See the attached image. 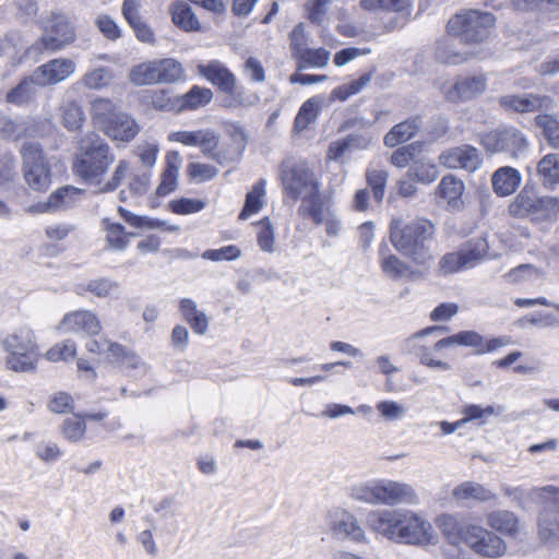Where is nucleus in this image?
Instances as JSON below:
<instances>
[{
	"label": "nucleus",
	"mask_w": 559,
	"mask_h": 559,
	"mask_svg": "<svg viewBox=\"0 0 559 559\" xmlns=\"http://www.w3.org/2000/svg\"><path fill=\"white\" fill-rule=\"evenodd\" d=\"M504 277L507 282L516 284L540 280L544 277V271L532 264H521L508 272Z\"/></svg>",
	"instance_id": "obj_57"
},
{
	"label": "nucleus",
	"mask_w": 559,
	"mask_h": 559,
	"mask_svg": "<svg viewBox=\"0 0 559 559\" xmlns=\"http://www.w3.org/2000/svg\"><path fill=\"white\" fill-rule=\"evenodd\" d=\"M75 69V62L71 59H52L33 71V80L37 81L39 86L55 85L70 78Z\"/></svg>",
	"instance_id": "obj_15"
},
{
	"label": "nucleus",
	"mask_w": 559,
	"mask_h": 559,
	"mask_svg": "<svg viewBox=\"0 0 559 559\" xmlns=\"http://www.w3.org/2000/svg\"><path fill=\"white\" fill-rule=\"evenodd\" d=\"M103 229L105 231V239L107 245L116 251L124 250L129 243L128 237H134L135 234H128L124 227L118 223H112L109 219L103 221Z\"/></svg>",
	"instance_id": "obj_42"
},
{
	"label": "nucleus",
	"mask_w": 559,
	"mask_h": 559,
	"mask_svg": "<svg viewBox=\"0 0 559 559\" xmlns=\"http://www.w3.org/2000/svg\"><path fill=\"white\" fill-rule=\"evenodd\" d=\"M198 72L222 92L229 95L236 93L237 79L222 62L213 60L207 64H200Z\"/></svg>",
	"instance_id": "obj_19"
},
{
	"label": "nucleus",
	"mask_w": 559,
	"mask_h": 559,
	"mask_svg": "<svg viewBox=\"0 0 559 559\" xmlns=\"http://www.w3.org/2000/svg\"><path fill=\"white\" fill-rule=\"evenodd\" d=\"M83 190L64 186L50 194V206L55 212L64 211L75 205L82 198Z\"/></svg>",
	"instance_id": "obj_38"
},
{
	"label": "nucleus",
	"mask_w": 559,
	"mask_h": 559,
	"mask_svg": "<svg viewBox=\"0 0 559 559\" xmlns=\"http://www.w3.org/2000/svg\"><path fill=\"white\" fill-rule=\"evenodd\" d=\"M179 310L194 333L204 335L207 332L209 319L204 311L198 309V305L194 300L190 298L181 299Z\"/></svg>",
	"instance_id": "obj_30"
},
{
	"label": "nucleus",
	"mask_w": 559,
	"mask_h": 559,
	"mask_svg": "<svg viewBox=\"0 0 559 559\" xmlns=\"http://www.w3.org/2000/svg\"><path fill=\"white\" fill-rule=\"evenodd\" d=\"M486 527L463 523L459 514L442 513L436 519L447 545V559H500L509 546L503 538H516L521 534L519 516L509 510H492L485 515Z\"/></svg>",
	"instance_id": "obj_1"
},
{
	"label": "nucleus",
	"mask_w": 559,
	"mask_h": 559,
	"mask_svg": "<svg viewBox=\"0 0 559 559\" xmlns=\"http://www.w3.org/2000/svg\"><path fill=\"white\" fill-rule=\"evenodd\" d=\"M111 128L115 129L114 133L117 136L110 134H106L112 141H121L129 142L131 141L140 131L139 124L136 121L126 112L120 111L111 122Z\"/></svg>",
	"instance_id": "obj_32"
},
{
	"label": "nucleus",
	"mask_w": 559,
	"mask_h": 559,
	"mask_svg": "<svg viewBox=\"0 0 559 559\" xmlns=\"http://www.w3.org/2000/svg\"><path fill=\"white\" fill-rule=\"evenodd\" d=\"M118 287L117 283L109 278H95L86 284H80L76 286V293L79 295H84L85 293H91L96 297L106 298L108 297L112 290Z\"/></svg>",
	"instance_id": "obj_55"
},
{
	"label": "nucleus",
	"mask_w": 559,
	"mask_h": 559,
	"mask_svg": "<svg viewBox=\"0 0 559 559\" xmlns=\"http://www.w3.org/2000/svg\"><path fill=\"white\" fill-rule=\"evenodd\" d=\"M324 522L333 539L364 545L369 543L367 532L359 519L343 507L330 508L325 513Z\"/></svg>",
	"instance_id": "obj_8"
},
{
	"label": "nucleus",
	"mask_w": 559,
	"mask_h": 559,
	"mask_svg": "<svg viewBox=\"0 0 559 559\" xmlns=\"http://www.w3.org/2000/svg\"><path fill=\"white\" fill-rule=\"evenodd\" d=\"M115 159L116 156L109 144L97 133L90 132L78 142L72 170L85 183L96 186L97 192H112L122 183L130 170V163L119 159L110 178L105 181Z\"/></svg>",
	"instance_id": "obj_2"
},
{
	"label": "nucleus",
	"mask_w": 559,
	"mask_h": 559,
	"mask_svg": "<svg viewBox=\"0 0 559 559\" xmlns=\"http://www.w3.org/2000/svg\"><path fill=\"white\" fill-rule=\"evenodd\" d=\"M537 175L542 183L547 188H554L559 183V154L545 155L537 163Z\"/></svg>",
	"instance_id": "obj_34"
},
{
	"label": "nucleus",
	"mask_w": 559,
	"mask_h": 559,
	"mask_svg": "<svg viewBox=\"0 0 559 559\" xmlns=\"http://www.w3.org/2000/svg\"><path fill=\"white\" fill-rule=\"evenodd\" d=\"M435 226L427 219H414L403 224L402 219L391 222L390 240L393 247L414 263L425 265L431 260L427 241L431 239Z\"/></svg>",
	"instance_id": "obj_3"
},
{
	"label": "nucleus",
	"mask_w": 559,
	"mask_h": 559,
	"mask_svg": "<svg viewBox=\"0 0 559 559\" xmlns=\"http://www.w3.org/2000/svg\"><path fill=\"white\" fill-rule=\"evenodd\" d=\"M298 60L297 69H321L329 64L330 52L324 48H304L295 56Z\"/></svg>",
	"instance_id": "obj_39"
},
{
	"label": "nucleus",
	"mask_w": 559,
	"mask_h": 559,
	"mask_svg": "<svg viewBox=\"0 0 559 559\" xmlns=\"http://www.w3.org/2000/svg\"><path fill=\"white\" fill-rule=\"evenodd\" d=\"M465 185L460 178L448 175L439 182L437 194L447 202L449 209L462 210L464 206L462 200Z\"/></svg>",
	"instance_id": "obj_21"
},
{
	"label": "nucleus",
	"mask_w": 559,
	"mask_h": 559,
	"mask_svg": "<svg viewBox=\"0 0 559 559\" xmlns=\"http://www.w3.org/2000/svg\"><path fill=\"white\" fill-rule=\"evenodd\" d=\"M420 124L417 118L397 123L385 134L384 144L388 147H395L411 140L417 133Z\"/></svg>",
	"instance_id": "obj_33"
},
{
	"label": "nucleus",
	"mask_w": 559,
	"mask_h": 559,
	"mask_svg": "<svg viewBox=\"0 0 559 559\" xmlns=\"http://www.w3.org/2000/svg\"><path fill=\"white\" fill-rule=\"evenodd\" d=\"M155 67L153 60L135 64L129 71V82L135 86L156 85Z\"/></svg>",
	"instance_id": "obj_50"
},
{
	"label": "nucleus",
	"mask_w": 559,
	"mask_h": 559,
	"mask_svg": "<svg viewBox=\"0 0 559 559\" xmlns=\"http://www.w3.org/2000/svg\"><path fill=\"white\" fill-rule=\"evenodd\" d=\"M213 99V92L207 87L193 85L186 94L177 98V112L192 111L205 107Z\"/></svg>",
	"instance_id": "obj_24"
},
{
	"label": "nucleus",
	"mask_w": 559,
	"mask_h": 559,
	"mask_svg": "<svg viewBox=\"0 0 559 559\" xmlns=\"http://www.w3.org/2000/svg\"><path fill=\"white\" fill-rule=\"evenodd\" d=\"M230 142L225 147V156H215L216 162L225 164L227 162H238L247 148V135L239 124H231L228 128Z\"/></svg>",
	"instance_id": "obj_26"
},
{
	"label": "nucleus",
	"mask_w": 559,
	"mask_h": 559,
	"mask_svg": "<svg viewBox=\"0 0 559 559\" xmlns=\"http://www.w3.org/2000/svg\"><path fill=\"white\" fill-rule=\"evenodd\" d=\"M0 134L8 140H19L27 134V124L23 120L1 118Z\"/></svg>",
	"instance_id": "obj_64"
},
{
	"label": "nucleus",
	"mask_w": 559,
	"mask_h": 559,
	"mask_svg": "<svg viewBox=\"0 0 559 559\" xmlns=\"http://www.w3.org/2000/svg\"><path fill=\"white\" fill-rule=\"evenodd\" d=\"M469 269L461 250L444 254L439 261V271L443 275L457 273Z\"/></svg>",
	"instance_id": "obj_60"
},
{
	"label": "nucleus",
	"mask_w": 559,
	"mask_h": 559,
	"mask_svg": "<svg viewBox=\"0 0 559 559\" xmlns=\"http://www.w3.org/2000/svg\"><path fill=\"white\" fill-rule=\"evenodd\" d=\"M395 544L409 546H435L439 536L432 524L419 512L402 509Z\"/></svg>",
	"instance_id": "obj_6"
},
{
	"label": "nucleus",
	"mask_w": 559,
	"mask_h": 559,
	"mask_svg": "<svg viewBox=\"0 0 559 559\" xmlns=\"http://www.w3.org/2000/svg\"><path fill=\"white\" fill-rule=\"evenodd\" d=\"M380 264L383 273L393 280L411 278L416 275L411 266L394 254L381 255Z\"/></svg>",
	"instance_id": "obj_45"
},
{
	"label": "nucleus",
	"mask_w": 559,
	"mask_h": 559,
	"mask_svg": "<svg viewBox=\"0 0 559 559\" xmlns=\"http://www.w3.org/2000/svg\"><path fill=\"white\" fill-rule=\"evenodd\" d=\"M372 75L370 73L362 74L359 79L336 87L332 92V96L341 102H345L352 95L358 94L364 90L370 83Z\"/></svg>",
	"instance_id": "obj_61"
},
{
	"label": "nucleus",
	"mask_w": 559,
	"mask_h": 559,
	"mask_svg": "<svg viewBox=\"0 0 559 559\" xmlns=\"http://www.w3.org/2000/svg\"><path fill=\"white\" fill-rule=\"evenodd\" d=\"M559 215V198L558 197H538L536 198L535 209L532 219L545 221L552 219Z\"/></svg>",
	"instance_id": "obj_51"
},
{
	"label": "nucleus",
	"mask_w": 559,
	"mask_h": 559,
	"mask_svg": "<svg viewBox=\"0 0 559 559\" xmlns=\"http://www.w3.org/2000/svg\"><path fill=\"white\" fill-rule=\"evenodd\" d=\"M76 354V345L73 341L66 340L55 344L49 348L45 357L52 362L66 361L72 359Z\"/></svg>",
	"instance_id": "obj_62"
},
{
	"label": "nucleus",
	"mask_w": 559,
	"mask_h": 559,
	"mask_svg": "<svg viewBox=\"0 0 559 559\" xmlns=\"http://www.w3.org/2000/svg\"><path fill=\"white\" fill-rule=\"evenodd\" d=\"M378 506L416 504L418 495L415 488L402 481L377 478Z\"/></svg>",
	"instance_id": "obj_12"
},
{
	"label": "nucleus",
	"mask_w": 559,
	"mask_h": 559,
	"mask_svg": "<svg viewBox=\"0 0 559 559\" xmlns=\"http://www.w3.org/2000/svg\"><path fill=\"white\" fill-rule=\"evenodd\" d=\"M257 242L261 251L265 253L275 252V230L269 217H264L258 224Z\"/></svg>",
	"instance_id": "obj_54"
},
{
	"label": "nucleus",
	"mask_w": 559,
	"mask_h": 559,
	"mask_svg": "<svg viewBox=\"0 0 559 559\" xmlns=\"http://www.w3.org/2000/svg\"><path fill=\"white\" fill-rule=\"evenodd\" d=\"M483 338L484 337L475 331H461L456 334L439 340L437 342V349L452 346H466L475 348V354L479 355V348L483 346Z\"/></svg>",
	"instance_id": "obj_37"
},
{
	"label": "nucleus",
	"mask_w": 559,
	"mask_h": 559,
	"mask_svg": "<svg viewBox=\"0 0 559 559\" xmlns=\"http://www.w3.org/2000/svg\"><path fill=\"white\" fill-rule=\"evenodd\" d=\"M438 175V167L426 160L416 162L407 173L409 179L417 180L421 183H430L435 181Z\"/></svg>",
	"instance_id": "obj_56"
},
{
	"label": "nucleus",
	"mask_w": 559,
	"mask_h": 559,
	"mask_svg": "<svg viewBox=\"0 0 559 559\" xmlns=\"http://www.w3.org/2000/svg\"><path fill=\"white\" fill-rule=\"evenodd\" d=\"M486 88L487 78L485 74L461 75L444 92V96L451 102H467L485 93Z\"/></svg>",
	"instance_id": "obj_16"
},
{
	"label": "nucleus",
	"mask_w": 559,
	"mask_h": 559,
	"mask_svg": "<svg viewBox=\"0 0 559 559\" xmlns=\"http://www.w3.org/2000/svg\"><path fill=\"white\" fill-rule=\"evenodd\" d=\"M7 353L5 366L14 372H35L39 360L36 335L29 328H21L1 342Z\"/></svg>",
	"instance_id": "obj_4"
},
{
	"label": "nucleus",
	"mask_w": 559,
	"mask_h": 559,
	"mask_svg": "<svg viewBox=\"0 0 559 559\" xmlns=\"http://www.w3.org/2000/svg\"><path fill=\"white\" fill-rule=\"evenodd\" d=\"M23 177L34 191L44 192L51 185L52 171L41 147L34 142H25L21 148Z\"/></svg>",
	"instance_id": "obj_7"
},
{
	"label": "nucleus",
	"mask_w": 559,
	"mask_h": 559,
	"mask_svg": "<svg viewBox=\"0 0 559 559\" xmlns=\"http://www.w3.org/2000/svg\"><path fill=\"white\" fill-rule=\"evenodd\" d=\"M120 110L118 107L110 100L109 98L97 97L91 103V117L94 123L105 133L112 134L115 129L111 128V122L116 115H118Z\"/></svg>",
	"instance_id": "obj_20"
},
{
	"label": "nucleus",
	"mask_w": 559,
	"mask_h": 559,
	"mask_svg": "<svg viewBox=\"0 0 559 559\" xmlns=\"http://www.w3.org/2000/svg\"><path fill=\"white\" fill-rule=\"evenodd\" d=\"M377 412L386 421H396L404 418L408 412V407L396 401L385 400L376 405Z\"/></svg>",
	"instance_id": "obj_59"
},
{
	"label": "nucleus",
	"mask_w": 559,
	"mask_h": 559,
	"mask_svg": "<svg viewBox=\"0 0 559 559\" xmlns=\"http://www.w3.org/2000/svg\"><path fill=\"white\" fill-rule=\"evenodd\" d=\"M537 194L531 187L525 186L509 206L515 217L533 216Z\"/></svg>",
	"instance_id": "obj_40"
},
{
	"label": "nucleus",
	"mask_w": 559,
	"mask_h": 559,
	"mask_svg": "<svg viewBox=\"0 0 559 559\" xmlns=\"http://www.w3.org/2000/svg\"><path fill=\"white\" fill-rule=\"evenodd\" d=\"M85 347L90 353L106 355V358L110 361L112 360L117 350H121V344L111 342L106 337L92 338L86 343Z\"/></svg>",
	"instance_id": "obj_63"
},
{
	"label": "nucleus",
	"mask_w": 559,
	"mask_h": 559,
	"mask_svg": "<svg viewBox=\"0 0 559 559\" xmlns=\"http://www.w3.org/2000/svg\"><path fill=\"white\" fill-rule=\"evenodd\" d=\"M180 166V154L175 151L168 152L166 155V167L162 175V180L156 189V193L158 195L165 197L176 190Z\"/></svg>",
	"instance_id": "obj_25"
},
{
	"label": "nucleus",
	"mask_w": 559,
	"mask_h": 559,
	"mask_svg": "<svg viewBox=\"0 0 559 559\" xmlns=\"http://www.w3.org/2000/svg\"><path fill=\"white\" fill-rule=\"evenodd\" d=\"M535 121L548 144L554 148H559V119L551 115L544 114L538 115Z\"/></svg>",
	"instance_id": "obj_53"
},
{
	"label": "nucleus",
	"mask_w": 559,
	"mask_h": 559,
	"mask_svg": "<svg viewBox=\"0 0 559 559\" xmlns=\"http://www.w3.org/2000/svg\"><path fill=\"white\" fill-rule=\"evenodd\" d=\"M155 67L156 84H170L183 78V68L179 61L173 58L153 60Z\"/></svg>",
	"instance_id": "obj_31"
},
{
	"label": "nucleus",
	"mask_w": 559,
	"mask_h": 559,
	"mask_svg": "<svg viewBox=\"0 0 559 559\" xmlns=\"http://www.w3.org/2000/svg\"><path fill=\"white\" fill-rule=\"evenodd\" d=\"M488 241L481 236L466 241L460 250L471 269L488 257Z\"/></svg>",
	"instance_id": "obj_43"
},
{
	"label": "nucleus",
	"mask_w": 559,
	"mask_h": 559,
	"mask_svg": "<svg viewBox=\"0 0 559 559\" xmlns=\"http://www.w3.org/2000/svg\"><path fill=\"white\" fill-rule=\"evenodd\" d=\"M439 163L447 168H462L472 173L480 167L483 157L481 153L476 147L461 145L441 153Z\"/></svg>",
	"instance_id": "obj_17"
},
{
	"label": "nucleus",
	"mask_w": 559,
	"mask_h": 559,
	"mask_svg": "<svg viewBox=\"0 0 559 559\" xmlns=\"http://www.w3.org/2000/svg\"><path fill=\"white\" fill-rule=\"evenodd\" d=\"M452 496L456 501L466 502L469 500L477 502H487L496 499V493L487 489L481 484L475 481H464L456 486Z\"/></svg>",
	"instance_id": "obj_28"
},
{
	"label": "nucleus",
	"mask_w": 559,
	"mask_h": 559,
	"mask_svg": "<svg viewBox=\"0 0 559 559\" xmlns=\"http://www.w3.org/2000/svg\"><path fill=\"white\" fill-rule=\"evenodd\" d=\"M495 22V16L489 12L467 10L449 20L448 32L466 43H481L489 37Z\"/></svg>",
	"instance_id": "obj_5"
},
{
	"label": "nucleus",
	"mask_w": 559,
	"mask_h": 559,
	"mask_svg": "<svg viewBox=\"0 0 559 559\" xmlns=\"http://www.w3.org/2000/svg\"><path fill=\"white\" fill-rule=\"evenodd\" d=\"M62 124L69 131L79 130L85 120V115L81 105L75 100H67L61 108Z\"/></svg>",
	"instance_id": "obj_48"
},
{
	"label": "nucleus",
	"mask_w": 559,
	"mask_h": 559,
	"mask_svg": "<svg viewBox=\"0 0 559 559\" xmlns=\"http://www.w3.org/2000/svg\"><path fill=\"white\" fill-rule=\"evenodd\" d=\"M552 103L551 97L540 94H510L499 98L500 106L506 110L520 114L549 109Z\"/></svg>",
	"instance_id": "obj_18"
},
{
	"label": "nucleus",
	"mask_w": 559,
	"mask_h": 559,
	"mask_svg": "<svg viewBox=\"0 0 559 559\" xmlns=\"http://www.w3.org/2000/svg\"><path fill=\"white\" fill-rule=\"evenodd\" d=\"M173 23L185 32H200L201 23L189 3L176 0L169 5Z\"/></svg>",
	"instance_id": "obj_23"
},
{
	"label": "nucleus",
	"mask_w": 559,
	"mask_h": 559,
	"mask_svg": "<svg viewBox=\"0 0 559 559\" xmlns=\"http://www.w3.org/2000/svg\"><path fill=\"white\" fill-rule=\"evenodd\" d=\"M538 538L549 547H559V515L544 511L537 522Z\"/></svg>",
	"instance_id": "obj_29"
},
{
	"label": "nucleus",
	"mask_w": 559,
	"mask_h": 559,
	"mask_svg": "<svg viewBox=\"0 0 559 559\" xmlns=\"http://www.w3.org/2000/svg\"><path fill=\"white\" fill-rule=\"evenodd\" d=\"M402 509H373L367 513V526L377 536L395 542Z\"/></svg>",
	"instance_id": "obj_14"
},
{
	"label": "nucleus",
	"mask_w": 559,
	"mask_h": 559,
	"mask_svg": "<svg viewBox=\"0 0 559 559\" xmlns=\"http://www.w3.org/2000/svg\"><path fill=\"white\" fill-rule=\"evenodd\" d=\"M347 495L355 502L378 506L377 479L352 484L347 489Z\"/></svg>",
	"instance_id": "obj_35"
},
{
	"label": "nucleus",
	"mask_w": 559,
	"mask_h": 559,
	"mask_svg": "<svg viewBox=\"0 0 559 559\" xmlns=\"http://www.w3.org/2000/svg\"><path fill=\"white\" fill-rule=\"evenodd\" d=\"M443 349L444 348L437 349V342L431 347L425 345L414 346V353L421 365L430 369L447 371L451 369V365L439 357V354Z\"/></svg>",
	"instance_id": "obj_41"
},
{
	"label": "nucleus",
	"mask_w": 559,
	"mask_h": 559,
	"mask_svg": "<svg viewBox=\"0 0 559 559\" xmlns=\"http://www.w3.org/2000/svg\"><path fill=\"white\" fill-rule=\"evenodd\" d=\"M265 197V181L259 180L247 193L245 206L239 214V219H248L251 215L262 210Z\"/></svg>",
	"instance_id": "obj_44"
},
{
	"label": "nucleus",
	"mask_w": 559,
	"mask_h": 559,
	"mask_svg": "<svg viewBox=\"0 0 559 559\" xmlns=\"http://www.w3.org/2000/svg\"><path fill=\"white\" fill-rule=\"evenodd\" d=\"M99 318L91 310H74L64 314L57 330L60 333H72L82 336H95L102 331Z\"/></svg>",
	"instance_id": "obj_13"
},
{
	"label": "nucleus",
	"mask_w": 559,
	"mask_h": 559,
	"mask_svg": "<svg viewBox=\"0 0 559 559\" xmlns=\"http://www.w3.org/2000/svg\"><path fill=\"white\" fill-rule=\"evenodd\" d=\"M280 180L285 195L293 200L312 198L318 192L314 175L304 163H283Z\"/></svg>",
	"instance_id": "obj_9"
},
{
	"label": "nucleus",
	"mask_w": 559,
	"mask_h": 559,
	"mask_svg": "<svg viewBox=\"0 0 559 559\" xmlns=\"http://www.w3.org/2000/svg\"><path fill=\"white\" fill-rule=\"evenodd\" d=\"M322 103V98L311 97L302 104L295 118L294 128L296 131H304L317 119Z\"/></svg>",
	"instance_id": "obj_47"
},
{
	"label": "nucleus",
	"mask_w": 559,
	"mask_h": 559,
	"mask_svg": "<svg viewBox=\"0 0 559 559\" xmlns=\"http://www.w3.org/2000/svg\"><path fill=\"white\" fill-rule=\"evenodd\" d=\"M111 361L119 364L135 377H143L148 371L147 364L136 353L123 345H121V350H117Z\"/></svg>",
	"instance_id": "obj_36"
},
{
	"label": "nucleus",
	"mask_w": 559,
	"mask_h": 559,
	"mask_svg": "<svg viewBox=\"0 0 559 559\" xmlns=\"http://www.w3.org/2000/svg\"><path fill=\"white\" fill-rule=\"evenodd\" d=\"M480 143L490 154L507 153L513 158H519L528 146L526 136L513 127L492 130L483 135Z\"/></svg>",
	"instance_id": "obj_11"
},
{
	"label": "nucleus",
	"mask_w": 559,
	"mask_h": 559,
	"mask_svg": "<svg viewBox=\"0 0 559 559\" xmlns=\"http://www.w3.org/2000/svg\"><path fill=\"white\" fill-rule=\"evenodd\" d=\"M521 181V174L509 166L500 167L491 177L492 189L499 197H508L514 193Z\"/></svg>",
	"instance_id": "obj_22"
},
{
	"label": "nucleus",
	"mask_w": 559,
	"mask_h": 559,
	"mask_svg": "<svg viewBox=\"0 0 559 559\" xmlns=\"http://www.w3.org/2000/svg\"><path fill=\"white\" fill-rule=\"evenodd\" d=\"M474 56V52L460 49L452 38H443L437 43L436 57L438 61L447 64H461Z\"/></svg>",
	"instance_id": "obj_27"
},
{
	"label": "nucleus",
	"mask_w": 559,
	"mask_h": 559,
	"mask_svg": "<svg viewBox=\"0 0 559 559\" xmlns=\"http://www.w3.org/2000/svg\"><path fill=\"white\" fill-rule=\"evenodd\" d=\"M502 413V406L488 405L486 407H481L480 405L469 404L463 408V419L465 420V424L472 420H481V423H486L488 417L499 416Z\"/></svg>",
	"instance_id": "obj_58"
},
{
	"label": "nucleus",
	"mask_w": 559,
	"mask_h": 559,
	"mask_svg": "<svg viewBox=\"0 0 559 559\" xmlns=\"http://www.w3.org/2000/svg\"><path fill=\"white\" fill-rule=\"evenodd\" d=\"M38 86L32 73L7 94V102L15 105L26 104L35 97Z\"/></svg>",
	"instance_id": "obj_46"
},
{
	"label": "nucleus",
	"mask_w": 559,
	"mask_h": 559,
	"mask_svg": "<svg viewBox=\"0 0 559 559\" xmlns=\"http://www.w3.org/2000/svg\"><path fill=\"white\" fill-rule=\"evenodd\" d=\"M114 79L112 71L106 67H98L87 71L81 79L82 85L87 90H103L110 85Z\"/></svg>",
	"instance_id": "obj_49"
},
{
	"label": "nucleus",
	"mask_w": 559,
	"mask_h": 559,
	"mask_svg": "<svg viewBox=\"0 0 559 559\" xmlns=\"http://www.w3.org/2000/svg\"><path fill=\"white\" fill-rule=\"evenodd\" d=\"M41 36L31 49L58 51L70 45L75 37L74 28L63 14L51 13L41 21Z\"/></svg>",
	"instance_id": "obj_10"
},
{
	"label": "nucleus",
	"mask_w": 559,
	"mask_h": 559,
	"mask_svg": "<svg viewBox=\"0 0 559 559\" xmlns=\"http://www.w3.org/2000/svg\"><path fill=\"white\" fill-rule=\"evenodd\" d=\"M219 144V138L215 131L211 129H200L198 136V145L204 155L216 162L215 156H225V146L216 151Z\"/></svg>",
	"instance_id": "obj_52"
}]
</instances>
